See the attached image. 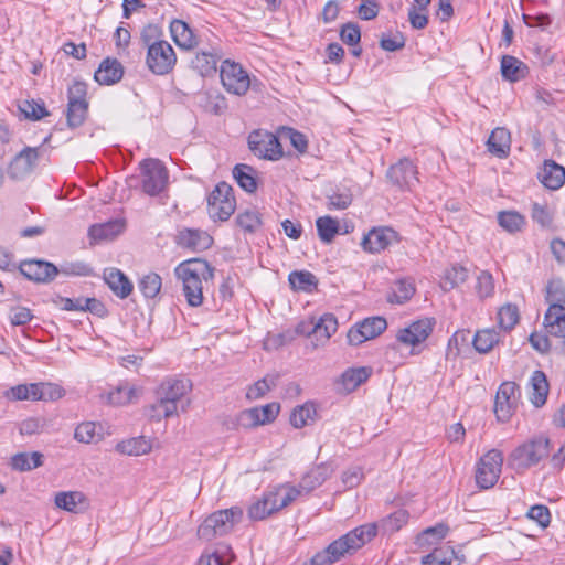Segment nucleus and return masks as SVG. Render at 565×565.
<instances>
[{
	"mask_svg": "<svg viewBox=\"0 0 565 565\" xmlns=\"http://www.w3.org/2000/svg\"><path fill=\"white\" fill-rule=\"evenodd\" d=\"M175 277L182 282V295L190 307L203 305L204 295L210 290L214 269L203 259H191L179 264Z\"/></svg>",
	"mask_w": 565,
	"mask_h": 565,
	"instance_id": "nucleus-1",
	"label": "nucleus"
},
{
	"mask_svg": "<svg viewBox=\"0 0 565 565\" xmlns=\"http://www.w3.org/2000/svg\"><path fill=\"white\" fill-rule=\"evenodd\" d=\"M157 36V26L148 25L141 31L140 39L147 46L146 65L156 75H167L177 64V54L169 42Z\"/></svg>",
	"mask_w": 565,
	"mask_h": 565,
	"instance_id": "nucleus-2",
	"label": "nucleus"
},
{
	"mask_svg": "<svg viewBox=\"0 0 565 565\" xmlns=\"http://www.w3.org/2000/svg\"><path fill=\"white\" fill-rule=\"evenodd\" d=\"M64 395L65 391L63 387L51 382L19 384L8 388L3 393V396L11 402H53L62 398Z\"/></svg>",
	"mask_w": 565,
	"mask_h": 565,
	"instance_id": "nucleus-3",
	"label": "nucleus"
},
{
	"mask_svg": "<svg viewBox=\"0 0 565 565\" xmlns=\"http://www.w3.org/2000/svg\"><path fill=\"white\" fill-rule=\"evenodd\" d=\"M243 518V510L232 507L210 514L199 526L198 536L204 541H212L217 536L228 534Z\"/></svg>",
	"mask_w": 565,
	"mask_h": 565,
	"instance_id": "nucleus-4",
	"label": "nucleus"
},
{
	"mask_svg": "<svg viewBox=\"0 0 565 565\" xmlns=\"http://www.w3.org/2000/svg\"><path fill=\"white\" fill-rule=\"evenodd\" d=\"M550 440L545 437L533 438L516 447L509 456V466L515 471H524L537 465L548 455Z\"/></svg>",
	"mask_w": 565,
	"mask_h": 565,
	"instance_id": "nucleus-5",
	"label": "nucleus"
},
{
	"mask_svg": "<svg viewBox=\"0 0 565 565\" xmlns=\"http://www.w3.org/2000/svg\"><path fill=\"white\" fill-rule=\"evenodd\" d=\"M436 321L434 318H422L415 320L396 331V342L406 348H411V354H419L424 342L434 331Z\"/></svg>",
	"mask_w": 565,
	"mask_h": 565,
	"instance_id": "nucleus-6",
	"label": "nucleus"
},
{
	"mask_svg": "<svg viewBox=\"0 0 565 565\" xmlns=\"http://www.w3.org/2000/svg\"><path fill=\"white\" fill-rule=\"evenodd\" d=\"M141 189L150 195L160 194L168 184L169 172L158 159H145L140 162Z\"/></svg>",
	"mask_w": 565,
	"mask_h": 565,
	"instance_id": "nucleus-7",
	"label": "nucleus"
},
{
	"mask_svg": "<svg viewBox=\"0 0 565 565\" xmlns=\"http://www.w3.org/2000/svg\"><path fill=\"white\" fill-rule=\"evenodd\" d=\"M338 330V320L332 313H324L317 321L310 319L301 321L296 327V332L300 335L312 337L315 348L322 347Z\"/></svg>",
	"mask_w": 565,
	"mask_h": 565,
	"instance_id": "nucleus-8",
	"label": "nucleus"
},
{
	"mask_svg": "<svg viewBox=\"0 0 565 565\" xmlns=\"http://www.w3.org/2000/svg\"><path fill=\"white\" fill-rule=\"evenodd\" d=\"M503 465V454L491 449L484 454L476 466V482L481 489L492 488L499 480Z\"/></svg>",
	"mask_w": 565,
	"mask_h": 565,
	"instance_id": "nucleus-9",
	"label": "nucleus"
},
{
	"mask_svg": "<svg viewBox=\"0 0 565 565\" xmlns=\"http://www.w3.org/2000/svg\"><path fill=\"white\" fill-rule=\"evenodd\" d=\"M236 201L226 182L218 183L207 198L209 214L213 220L226 221L234 213Z\"/></svg>",
	"mask_w": 565,
	"mask_h": 565,
	"instance_id": "nucleus-10",
	"label": "nucleus"
},
{
	"mask_svg": "<svg viewBox=\"0 0 565 565\" xmlns=\"http://www.w3.org/2000/svg\"><path fill=\"white\" fill-rule=\"evenodd\" d=\"M221 82L225 90L236 96L245 95L250 86V78L243 66L234 61L225 60L220 68Z\"/></svg>",
	"mask_w": 565,
	"mask_h": 565,
	"instance_id": "nucleus-11",
	"label": "nucleus"
},
{
	"mask_svg": "<svg viewBox=\"0 0 565 565\" xmlns=\"http://www.w3.org/2000/svg\"><path fill=\"white\" fill-rule=\"evenodd\" d=\"M248 147L258 158L278 160L282 156L278 138L268 131H253L248 137Z\"/></svg>",
	"mask_w": 565,
	"mask_h": 565,
	"instance_id": "nucleus-12",
	"label": "nucleus"
},
{
	"mask_svg": "<svg viewBox=\"0 0 565 565\" xmlns=\"http://www.w3.org/2000/svg\"><path fill=\"white\" fill-rule=\"evenodd\" d=\"M520 391L514 382H503L497 392L494 414L499 422H508L515 412L519 403Z\"/></svg>",
	"mask_w": 565,
	"mask_h": 565,
	"instance_id": "nucleus-13",
	"label": "nucleus"
},
{
	"mask_svg": "<svg viewBox=\"0 0 565 565\" xmlns=\"http://www.w3.org/2000/svg\"><path fill=\"white\" fill-rule=\"evenodd\" d=\"M387 328V322L382 317H371L353 326L347 334L351 345H360L363 342L379 337Z\"/></svg>",
	"mask_w": 565,
	"mask_h": 565,
	"instance_id": "nucleus-14",
	"label": "nucleus"
},
{
	"mask_svg": "<svg viewBox=\"0 0 565 565\" xmlns=\"http://www.w3.org/2000/svg\"><path fill=\"white\" fill-rule=\"evenodd\" d=\"M42 148L25 147L10 162L7 173L12 180H23L36 167Z\"/></svg>",
	"mask_w": 565,
	"mask_h": 565,
	"instance_id": "nucleus-15",
	"label": "nucleus"
},
{
	"mask_svg": "<svg viewBox=\"0 0 565 565\" xmlns=\"http://www.w3.org/2000/svg\"><path fill=\"white\" fill-rule=\"evenodd\" d=\"M417 173L413 161L403 158L388 169L387 178L394 185L403 190H411L418 182Z\"/></svg>",
	"mask_w": 565,
	"mask_h": 565,
	"instance_id": "nucleus-16",
	"label": "nucleus"
},
{
	"mask_svg": "<svg viewBox=\"0 0 565 565\" xmlns=\"http://www.w3.org/2000/svg\"><path fill=\"white\" fill-rule=\"evenodd\" d=\"M397 233L388 226L373 227L364 235L362 247L365 252L376 254L386 249L394 242H397Z\"/></svg>",
	"mask_w": 565,
	"mask_h": 565,
	"instance_id": "nucleus-17",
	"label": "nucleus"
},
{
	"mask_svg": "<svg viewBox=\"0 0 565 565\" xmlns=\"http://www.w3.org/2000/svg\"><path fill=\"white\" fill-rule=\"evenodd\" d=\"M279 404L270 403L262 407H253L239 413L237 420L241 426L249 428L271 423L278 415Z\"/></svg>",
	"mask_w": 565,
	"mask_h": 565,
	"instance_id": "nucleus-18",
	"label": "nucleus"
},
{
	"mask_svg": "<svg viewBox=\"0 0 565 565\" xmlns=\"http://www.w3.org/2000/svg\"><path fill=\"white\" fill-rule=\"evenodd\" d=\"M20 271L29 280L35 282H47L58 274L55 265L49 262L29 259L20 264Z\"/></svg>",
	"mask_w": 565,
	"mask_h": 565,
	"instance_id": "nucleus-19",
	"label": "nucleus"
},
{
	"mask_svg": "<svg viewBox=\"0 0 565 565\" xmlns=\"http://www.w3.org/2000/svg\"><path fill=\"white\" fill-rule=\"evenodd\" d=\"M222 55L218 47L212 46L210 51L201 50L191 60V67L202 77L212 76L217 71V63Z\"/></svg>",
	"mask_w": 565,
	"mask_h": 565,
	"instance_id": "nucleus-20",
	"label": "nucleus"
},
{
	"mask_svg": "<svg viewBox=\"0 0 565 565\" xmlns=\"http://www.w3.org/2000/svg\"><path fill=\"white\" fill-rule=\"evenodd\" d=\"M372 374V369L367 366L350 367L345 370L337 380V391L340 394L354 392L361 384L366 382Z\"/></svg>",
	"mask_w": 565,
	"mask_h": 565,
	"instance_id": "nucleus-21",
	"label": "nucleus"
},
{
	"mask_svg": "<svg viewBox=\"0 0 565 565\" xmlns=\"http://www.w3.org/2000/svg\"><path fill=\"white\" fill-rule=\"evenodd\" d=\"M177 243L181 247L189 248L194 252H202L211 247L213 238L205 231L198 228H183L178 233Z\"/></svg>",
	"mask_w": 565,
	"mask_h": 565,
	"instance_id": "nucleus-22",
	"label": "nucleus"
},
{
	"mask_svg": "<svg viewBox=\"0 0 565 565\" xmlns=\"http://www.w3.org/2000/svg\"><path fill=\"white\" fill-rule=\"evenodd\" d=\"M126 223L121 218L110 220L105 223L94 224L88 228L90 244L111 241L124 232Z\"/></svg>",
	"mask_w": 565,
	"mask_h": 565,
	"instance_id": "nucleus-23",
	"label": "nucleus"
},
{
	"mask_svg": "<svg viewBox=\"0 0 565 565\" xmlns=\"http://www.w3.org/2000/svg\"><path fill=\"white\" fill-rule=\"evenodd\" d=\"M192 385L188 379L170 377L164 380L158 388V397L175 404L191 390Z\"/></svg>",
	"mask_w": 565,
	"mask_h": 565,
	"instance_id": "nucleus-24",
	"label": "nucleus"
},
{
	"mask_svg": "<svg viewBox=\"0 0 565 565\" xmlns=\"http://www.w3.org/2000/svg\"><path fill=\"white\" fill-rule=\"evenodd\" d=\"M55 505L70 513H82L88 508V499L81 491H61L54 497Z\"/></svg>",
	"mask_w": 565,
	"mask_h": 565,
	"instance_id": "nucleus-25",
	"label": "nucleus"
},
{
	"mask_svg": "<svg viewBox=\"0 0 565 565\" xmlns=\"http://www.w3.org/2000/svg\"><path fill=\"white\" fill-rule=\"evenodd\" d=\"M124 76V67L117 58H105L94 74V78L100 85H113Z\"/></svg>",
	"mask_w": 565,
	"mask_h": 565,
	"instance_id": "nucleus-26",
	"label": "nucleus"
},
{
	"mask_svg": "<svg viewBox=\"0 0 565 565\" xmlns=\"http://www.w3.org/2000/svg\"><path fill=\"white\" fill-rule=\"evenodd\" d=\"M542 184L551 190H557L565 183V168L553 160H546L539 172Z\"/></svg>",
	"mask_w": 565,
	"mask_h": 565,
	"instance_id": "nucleus-27",
	"label": "nucleus"
},
{
	"mask_svg": "<svg viewBox=\"0 0 565 565\" xmlns=\"http://www.w3.org/2000/svg\"><path fill=\"white\" fill-rule=\"evenodd\" d=\"M543 326L547 335L565 339V306L547 309Z\"/></svg>",
	"mask_w": 565,
	"mask_h": 565,
	"instance_id": "nucleus-28",
	"label": "nucleus"
},
{
	"mask_svg": "<svg viewBox=\"0 0 565 565\" xmlns=\"http://www.w3.org/2000/svg\"><path fill=\"white\" fill-rule=\"evenodd\" d=\"M332 473L333 468L330 465L321 463L302 477L298 488L301 490V493L308 494L328 480Z\"/></svg>",
	"mask_w": 565,
	"mask_h": 565,
	"instance_id": "nucleus-29",
	"label": "nucleus"
},
{
	"mask_svg": "<svg viewBox=\"0 0 565 565\" xmlns=\"http://www.w3.org/2000/svg\"><path fill=\"white\" fill-rule=\"evenodd\" d=\"M104 279L111 291L119 298L125 299L132 292V284L119 269L109 268L104 271Z\"/></svg>",
	"mask_w": 565,
	"mask_h": 565,
	"instance_id": "nucleus-30",
	"label": "nucleus"
},
{
	"mask_svg": "<svg viewBox=\"0 0 565 565\" xmlns=\"http://www.w3.org/2000/svg\"><path fill=\"white\" fill-rule=\"evenodd\" d=\"M170 32L175 44L184 50H191L198 45L194 31L182 20H173L170 23Z\"/></svg>",
	"mask_w": 565,
	"mask_h": 565,
	"instance_id": "nucleus-31",
	"label": "nucleus"
},
{
	"mask_svg": "<svg viewBox=\"0 0 565 565\" xmlns=\"http://www.w3.org/2000/svg\"><path fill=\"white\" fill-rule=\"evenodd\" d=\"M267 492L271 500V510L275 512L286 508L302 494L298 487L289 484H281Z\"/></svg>",
	"mask_w": 565,
	"mask_h": 565,
	"instance_id": "nucleus-32",
	"label": "nucleus"
},
{
	"mask_svg": "<svg viewBox=\"0 0 565 565\" xmlns=\"http://www.w3.org/2000/svg\"><path fill=\"white\" fill-rule=\"evenodd\" d=\"M141 390L135 385L124 382L107 393V401L114 406H124L139 398Z\"/></svg>",
	"mask_w": 565,
	"mask_h": 565,
	"instance_id": "nucleus-33",
	"label": "nucleus"
},
{
	"mask_svg": "<svg viewBox=\"0 0 565 565\" xmlns=\"http://www.w3.org/2000/svg\"><path fill=\"white\" fill-rule=\"evenodd\" d=\"M488 149L489 151L499 157L504 158L510 152L511 137L508 129L503 127H498L492 130L489 139H488Z\"/></svg>",
	"mask_w": 565,
	"mask_h": 565,
	"instance_id": "nucleus-34",
	"label": "nucleus"
},
{
	"mask_svg": "<svg viewBox=\"0 0 565 565\" xmlns=\"http://www.w3.org/2000/svg\"><path fill=\"white\" fill-rule=\"evenodd\" d=\"M532 388L530 399L535 407H541L546 403L550 385L543 371L536 370L530 379Z\"/></svg>",
	"mask_w": 565,
	"mask_h": 565,
	"instance_id": "nucleus-35",
	"label": "nucleus"
},
{
	"mask_svg": "<svg viewBox=\"0 0 565 565\" xmlns=\"http://www.w3.org/2000/svg\"><path fill=\"white\" fill-rule=\"evenodd\" d=\"M449 527L445 523H438L422 531L415 540V544L422 548H429L440 543L448 534Z\"/></svg>",
	"mask_w": 565,
	"mask_h": 565,
	"instance_id": "nucleus-36",
	"label": "nucleus"
},
{
	"mask_svg": "<svg viewBox=\"0 0 565 565\" xmlns=\"http://www.w3.org/2000/svg\"><path fill=\"white\" fill-rule=\"evenodd\" d=\"M501 341V331L495 328L478 330L473 337L472 344L477 352L489 353Z\"/></svg>",
	"mask_w": 565,
	"mask_h": 565,
	"instance_id": "nucleus-37",
	"label": "nucleus"
},
{
	"mask_svg": "<svg viewBox=\"0 0 565 565\" xmlns=\"http://www.w3.org/2000/svg\"><path fill=\"white\" fill-rule=\"evenodd\" d=\"M422 565H460L461 561L452 547L441 546L436 547L434 551L420 558Z\"/></svg>",
	"mask_w": 565,
	"mask_h": 565,
	"instance_id": "nucleus-38",
	"label": "nucleus"
},
{
	"mask_svg": "<svg viewBox=\"0 0 565 565\" xmlns=\"http://www.w3.org/2000/svg\"><path fill=\"white\" fill-rule=\"evenodd\" d=\"M152 444L143 436L129 438L116 445V451L127 456H142L150 452Z\"/></svg>",
	"mask_w": 565,
	"mask_h": 565,
	"instance_id": "nucleus-39",
	"label": "nucleus"
},
{
	"mask_svg": "<svg viewBox=\"0 0 565 565\" xmlns=\"http://www.w3.org/2000/svg\"><path fill=\"white\" fill-rule=\"evenodd\" d=\"M527 72L526 65L519 58L504 55L501 60L502 77L509 82H518L525 77Z\"/></svg>",
	"mask_w": 565,
	"mask_h": 565,
	"instance_id": "nucleus-40",
	"label": "nucleus"
},
{
	"mask_svg": "<svg viewBox=\"0 0 565 565\" xmlns=\"http://www.w3.org/2000/svg\"><path fill=\"white\" fill-rule=\"evenodd\" d=\"M233 177L237 184L247 193H254L257 190L258 183L255 175V170L244 163H238L233 168Z\"/></svg>",
	"mask_w": 565,
	"mask_h": 565,
	"instance_id": "nucleus-41",
	"label": "nucleus"
},
{
	"mask_svg": "<svg viewBox=\"0 0 565 565\" xmlns=\"http://www.w3.org/2000/svg\"><path fill=\"white\" fill-rule=\"evenodd\" d=\"M520 313L519 309L513 303H505L499 308L497 313V321L500 331L510 332L519 323Z\"/></svg>",
	"mask_w": 565,
	"mask_h": 565,
	"instance_id": "nucleus-42",
	"label": "nucleus"
},
{
	"mask_svg": "<svg viewBox=\"0 0 565 565\" xmlns=\"http://www.w3.org/2000/svg\"><path fill=\"white\" fill-rule=\"evenodd\" d=\"M103 426L94 422H84L79 424L74 433V438L79 443H98L103 438Z\"/></svg>",
	"mask_w": 565,
	"mask_h": 565,
	"instance_id": "nucleus-43",
	"label": "nucleus"
},
{
	"mask_svg": "<svg viewBox=\"0 0 565 565\" xmlns=\"http://www.w3.org/2000/svg\"><path fill=\"white\" fill-rule=\"evenodd\" d=\"M289 284L294 290L311 292L317 288L316 276L307 270H295L289 274Z\"/></svg>",
	"mask_w": 565,
	"mask_h": 565,
	"instance_id": "nucleus-44",
	"label": "nucleus"
},
{
	"mask_svg": "<svg viewBox=\"0 0 565 565\" xmlns=\"http://www.w3.org/2000/svg\"><path fill=\"white\" fill-rule=\"evenodd\" d=\"M43 463V455L39 451L19 452L11 458V467L18 471H30Z\"/></svg>",
	"mask_w": 565,
	"mask_h": 565,
	"instance_id": "nucleus-45",
	"label": "nucleus"
},
{
	"mask_svg": "<svg viewBox=\"0 0 565 565\" xmlns=\"http://www.w3.org/2000/svg\"><path fill=\"white\" fill-rule=\"evenodd\" d=\"M161 287L162 278L153 271L143 275L138 281L140 292L148 299H154L160 294Z\"/></svg>",
	"mask_w": 565,
	"mask_h": 565,
	"instance_id": "nucleus-46",
	"label": "nucleus"
},
{
	"mask_svg": "<svg viewBox=\"0 0 565 565\" xmlns=\"http://www.w3.org/2000/svg\"><path fill=\"white\" fill-rule=\"evenodd\" d=\"M498 223L507 232L513 234L525 226V217L516 211H501L498 213Z\"/></svg>",
	"mask_w": 565,
	"mask_h": 565,
	"instance_id": "nucleus-47",
	"label": "nucleus"
},
{
	"mask_svg": "<svg viewBox=\"0 0 565 565\" xmlns=\"http://www.w3.org/2000/svg\"><path fill=\"white\" fill-rule=\"evenodd\" d=\"M234 558L231 547L221 545L212 553H203L199 558L198 565H228Z\"/></svg>",
	"mask_w": 565,
	"mask_h": 565,
	"instance_id": "nucleus-48",
	"label": "nucleus"
},
{
	"mask_svg": "<svg viewBox=\"0 0 565 565\" xmlns=\"http://www.w3.org/2000/svg\"><path fill=\"white\" fill-rule=\"evenodd\" d=\"M545 301L547 309L553 307L565 306V284L559 279H552L547 282L545 289Z\"/></svg>",
	"mask_w": 565,
	"mask_h": 565,
	"instance_id": "nucleus-49",
	"label": "nucleus"
},
{
	"mask_svg": "<svg viewBox=\"0 0 565 565\" xmlns=\"http://www.w3.org/2000/svg\"><path fill=\"white\" fill-rule=\"evenodd\" d=\"M415 292V286L411 280L401 279L397 280L388 295V301L392 303L403 305L407 302Z\"/></svg>",
	"mask_w": 565,
	"mask_h": 565,
	"instance_id": "nucleus-50",
	"label": "nucleus"
},
{
	"mask_svg": "<svg viewBox=\"0 0 565 565\" xmlns=\"http://www.w3.org/2000/svg\"><path fill=\"white\" fill-rule=\"evenodd\" d=\"M317 412L312 403H305L296 407L290 415V424L295 428H302L315 420Z\"/></svg>",
	"mask_w": 565,
	"mask_h": 565,
	"instance_id": "nucleus-51",
	"label": "nucleus"
},
{
	"mask_svg": "<svg viewBox=\"0 0 565 565\" xmlns=\"http://www.w3.org/2000/svg\"><path fill=\"white\" fill-rule=\"evenodd\" d=\"M88 111V102H68L66 118L67 124L72 128L83 125Z\"/></svg>",
	"mask_w": 565,
	"mask_h": 565,
	"instance_id": "nucleus-52",
	"label": "nucleus"
},
{
	"mask_svg": "<svg viewBox=\"0 0 565 565\" xmlns=\"http://www.w3.org/2000/svg\"><path fill=\"white\" fill-rule=\"evenodd\" d=\"M319 238L323 243H331L339 233V223L331 216H321L316 221Z\"/></svg>",
	"mask_w": 565,
	"mask_h": 565,
	"instance_id": "nucleus-53",
	"label": "nucleus"
},
{
	"mask_svg": "<svg viewBox=\"0 0 565 565\" xmlns=\"http://www.w3.org/2000/svg\"><path fill=\"white\" fill-rule=\"evenodd\" d=\"M468 278V270L463 266L454 265L445 271L441 287L444 290H451L463 284Z\"/></svg>",
	"mask_w": 565,
	"mask_h": 565,
	"instance_id": "nucleus-54",
	"label": "nucleus"
},
{
	"mask_svg": "<svg viewBox=\"0 0 565 565\" xmlns=\"http://www.w3.org/2000/svg\"><path fill=\"white\" fill-rule=\"evenodd\" d=\"M275 513L271 510V500L268 492H265L262 499L254 502L248 509V516L254 521H260Z\"/></svg>",
	"mask_w": 565,
	"mask_h": 565,
	"instance_id": "nucleus-55",
	"label": "nucleus"
},
{
	"mask_svg": "<svg viewBox=\"0 0 565 565\" xmlns=\"http://www.w3.org/2000/svg\"><path fill=\"white\" fill-rule=\"evenodd\" d=\"M409 514L406 510L399 509L381 521L382 529L387 533H394L404 526L408 521Z\"/></svg>",
	"mask_w": 565,
	"mask_h": 565,
	"instance_id": "nucleus-56",
	"label": "nucleus"
},
{
	"mask_svg": "<svg viewBox=\"0 0 565 565\" xmlns=\"http://www.w3.org/2000/svg\"><path fill=\"white\" fill-rule=\"evenodd\" d=\"M177 405L158 397V401L149 407L148 415L151 419L161 420L177 414Z\"/></svg>",
	"mask_w": 565,
	"mask_h": 565,
	"instance_id": "nucleus-57",
	"label": "nucleus"
},
{
	"mask_svg": "<svg viewBox=\"0 0 565 565\" xmlns=\"http://www.w3.org/2000/svg\"><path fill=\"white\" fill-rule=\"evenodd\" d=\"M236 223L243 231L253 233L262 224L260 214L256 210H246L237 215Z\"/></svg>",
	"mask_w": 565,
	"mask_h": 565,
	"instance_id": "nucleus-58",
	"label": "nucleus"
},
{
	"mask_svg": "<svg viewBox=\"0 0 565 565\" xmlns=\"http://www.w3.org/2000/svg\"><path fill=\"white\" fill-rule=\"evenodd\" d=\"M58 269V273L65 275V276H92L93 275V268L82 262V260H76V262H67V263H64L61 265Z\"/></svg>",
	"mask_w": 565,
	"mask_h": 565,
	"instance_id": "nucleus-59",
	"label": "nucleus"
},
{
	"mask_svg": "<svg viewBox=\"0 0 565 565\" xmlns=\"http://www.w3.org/2000/svg\"><path fill=\"white\" fill-rule=\"evenodd\" d=\"M531 216L542 227H547L552 224L553 216L546 203L534 202L531 206Z\"/></svg>",
	"mask_w": 565,
	"mask_h": 565,
	"instance_id": "nucleus-60",
	"label": "nucleus"
},
{
	"mask_svg": "<svg viewBox=\"0 0 565 565\" xmlns=\"http://www.w3.org/2000/svg\"><path fill=\"white\" fill-rule=\"evenodd\" d=\"M21 111L25 115L26 118L39 120L45 117L49 113L42 102L35 100H25L20 106Z\"/></svg>",
	"mask_w": 565,
	"mask_h": 565,
	"instance_id": "nucleus-61",
	"label": "nucleus"
},
{
	"mask_svg": "<svg viewBox=\"0 0 565 565\" xmlns=\"http://www.w3.org/2000/svg\"><path fill=\"white\" fill-rule=\"evenodd\" d=\"M476 290L479 298L484 299L491 297L494 291V282L492 276L488 271H481L477 278Z\"/></svg>",
	"mask_w": 565,
	"mask_h": 565,
	"instance_id": "nucleus-62",
	"label": "nucleus"
},
{
	"mask_svg": "<svg viewBox=\"0 0 565 565\" xmlns=\"http://www.w3.org/2000/svg\"><path fill=\"white\" fill-rule=\"evenodd\" d=\"M340 38L342 42L351 46H358L361 40V31L358 24L347 23L341 28Z\"/></svg>",
	"mask_w": 565,
	"mask_h": 565,
	"instance_id": "nucleus-63",
	"label": "nucleus"
},
{
	"mask_svg": "<svg viewBox=\"0 0 565 565\" xmlns=\"http://www.w3.org/2000/svg\"><path fill=\"white\" fill-rule=\"evenodd\" d=\"M352 203V194L349 191L334 192L328 196L330 210H344Z\"/></svg>",
	"mask_w": 565,
	"mask_h": 565,
	"instance_id": "nucleus-64",
	"label": "nucleus"
}]
</instances>
